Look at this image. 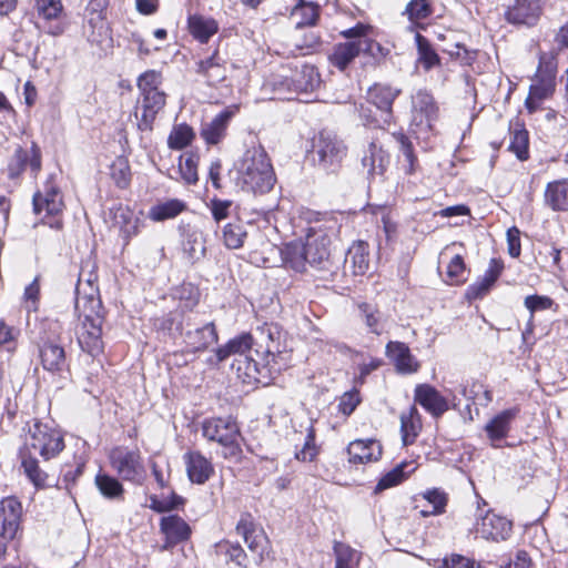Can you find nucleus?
I'll return each instance as SVG.
<instances>
[{
    "instance_id": "nucleus-27",
    "label": "nucleus",
    "mask_w": 568,
    "mask_h": 568,
    "mask_svg": "<svg viewBox=\"0 0 568 568\" xmlns=\"http://www.w3.org/2000/svg\"><path fill=\"white\" fill-rule=\"evenodd\" d=\"M236 532L243 536L250 550L257 552L263 549L266 536L264 531L256 526L251 514L244 513L241 515L236 524Z\"/></svg>"
},
{
    "instance_id": "nucleus-7",
    "label": "nucleus",
    "mask_w": 568,
    "mask_h": 568,
    "mask_svg": "<svg viewBox=\"0 0 568 568\" xmlns=\"http://www.w3.org/2000/svg\"><path fill=\"white\" fill-rule=\"evenodd\" d=\"M399 94V90L389 85L374 84L367 92V101L376 108L372 111L368 108L361 106L359 114L366 125L382 126L388 124L392 120L393 102Z\"/></svg>"
},
{
    "instance_id": "nucleus-24",
    "label": "nucleus",
    "mask_w": 568,
    "mask_h": 568,
    "mask_svg": "<svg viewBox=\"0 0 568 568\" xmlns=\"http://www.w3.org/2000/svg\"><path fill=\"white\" fill-rule=\"evenodd\" d=\"M348 462L352 464H366L376 462L382 456V446L374 439H356L347 447Z\"/></svg>"
},
{
    "instance_id": "nucleus-40",
    "label": "nucleus",
    "mask_w": 568,
    "mask_h": 568,
    "mask_svg": "<svg viewBox=\"0 0 568 568\" xmlns=\"http://www.w3.org/2000/svg\"><path fill=\"white\" fill-rule=\"evenodd\" d=\"M184 202L172 199L165 202L153 205L149 211V217L152 221L161 222L169 219H174L185 210Z\"/></svg>"
},
{
    "instance_id": "nucleus-26",
    "label": "nucleus",
    "mask_w": 568,
    "mask_h": 568,
    "mask_svg": "<svg viewBox=\"0 0 568 568\" xmlns=\"http://www.w3.org/2000/svg\"><path fill=\"white\" fill-rule=\"evenodd\" d=\"M184 343L191 352L205 351L210 345L217 342V332L214 323H207L202 327L187 329L184 334Z\"/></svg>"
},
{
    "instance_id": "nucleus-53",
    "label": "nucleus",
    "mask_w": 568,
    "mask_h": 568,
    "mask_svg": "<svg viewBox=\"0 0 568 568\" xmlns=\"http://www.w3.org/2000/svg\"><path fill=\"white\" fill-rule=\"evenodd\" d=\"M36 10L39 17L50 21L60 17L63 4L61 0H36Z\"/></svg>"
},
{
    "instance_id": "nucleus-64",
    "label": "nucleus",
    "mask_w": 568,
    "mask_h": 568,
    "mask_svg": "<svg viewBox=\"0 0 568 568\" xmlns=\"http://www.w3.org/2000/svg\"><path fill=\"white\" fill-rule=\"evenodd\" d=\"M220 549L225 552L226 557L235 562L237 566H244L246 555L243 548L239 544L223 542L220 545Z\"/></svg>"
},
{
    "instance_id": "nucleus-63",
    "label": "nucleus",
    "mask_w": 568,
    "mask_h": 568,
    "mask_svg": "<svg viewBox=\"0 0 568 568\" xmlns=\"http://www.w3.org/2000/svg\"><path fill=\"white\" fill-rule=\"evenodd\" d=\"M233 202L230 200H220L214 197L209 203V209L212 213L213 220L219 223L230 215V209Z\"/></svg>"
},
{
    "instance_id": "nucleus-16",
    "label": "nucleus",
    "mask_w": 568,
    "mask_h": 568,
    "mask_svg": "<svg viewBox=\"0 0 568 568\" xmlns=\"http://www.w3.org/2000/svg\"><path fill=\"white\" fill-rule=\"evenodd\" d=\"M254 346L253 335L251 334H241L232 339H230L225 345L216 348L215 354L212 355L207 362L211 365H219L224 362L231 355H239L240 358L235 359L233 363V367L237 369V361L244 359L247 357L245 355L246 352L252 354V347Z\"/></svg>"
},
{
    "instance_id": "nucleus-43",
    "label": "nucleus",
    "mask_w": 568,
    "mask_h": 568,
    "mask_svg": "<svg viewBox=\"0 0 568 568\" xmlns=\"http://www.w3.org/2000/svg\"><path fill=\"white\" fill-rule=\"evenodd\" d=\"M95 485L101 495L108 499L120 500L123 498L124 488L122 484L110 475L98 474Z\"/></svg>"
},
{
    "instance_id": "nucleus-10",
    "label": "nucleus",
    "mask_w": 568,
    "mask_h": 568,
    "mask_svg": "<svg viewBox=\"0 0 568 568\" xmlns=\"http://www.w3.org/2000/svg\"><path fill=\"white\" fill-rule=\"evenodd\" d=\"M271 84L278 93L311 92L320 85V74L313 65L303 64L300 69L296 67L291 75H287L285 71L275 75Z\"/></svg>"
},
{
    "instance_id": "nucleus-33",
    "label": "nucleus",
    "mask_w": 568,
    "mask_h": 568,
    "mask_svg": "<svg viewBox=\"0 0 568 568\" xmlns=\"http://www.w3.org/2000/svg\"><path fill=\"white\" fill-rule=\"evenodd\" d=\"M422 430V418L415 406L400 415V434L405 446L412 445Z\"/></svg>"
},
{
    "instance_id": "nucleus-44",
    "label": "nucleus",
    "mask_w": 568,
    "mask_h": 568,
    "mask_svg": "<svg viewBox=\"0 0 568 568\" xmlns=\"http://www.w3.org/2000/svg\"><path fill=\"white\" fill-rule=\"evenodd\" d=\"M508 150L520 161L529 158V134L525 128L518 126L510 132Z\"/></svg>"
},
{
    "instance_id": "nucleus-60",
    "label": "nucleus",
    "mask_w": 568,
    "mask_h": 568,
    "mask_svg": "<svg viewBox=\"0 0 568 568\" xmlns=\"http://www.w3.org/2000/svg\"><path fill=\"white\" fill-rule=\"evenodd\" d=\"M359 311L369 331L376 335H379L382 333L381 313L374 306L367 303L361 304Z\"/></svg>"
},
{
    "instance_id": "nucleus-6",
    "label": "nucleus",
    "mask_w": 568,
    "mask_h": 568,
    "mask_svg": "<svg viewBox=\"0 0 568 568\" xmlns=\"http://www.w3.org/2000/svg\"><path fill=\"white\" fill-rule=\"evenodd\" d=\"M313 160L326 172H336L347 154V146L335 133L321 131L312 144Z\"/></svg>"
},
{
    "instance_id": "nucleus-34",
    "label": "nucleus",
    "mask_w": 568,
    "mask_h": 568,
    "mask_svg": "<svg viewBox=\"0 0 568 568\" xmlns=\"http://www.w3.org/2000/svg\"><path fill=\"white\" fill-rule=\"evenodd\" d=\"M283 264L295 272H305L308 265L304 245L298 242L287 243L281 250Z\"/></svg>"
},
{
    "instance_id": "nucleus-41",
    "label": "nucleus",
    "mask_w": 568,
    "mask_h": 568,
    "mask_svg": "<svg viewBox=\"0 0 568 568\" xmlns=\"http://www.w3.org/2000/svg\"><path fill=\"white\" fill-rule=\"evenodd\" d=\"M501 271L503 264L493 258L489 263L488 270L485 272L484 278L469 287V294L475 298L485 295L497 281Z\"/></svg>"
},
{
    "instance_id": "nucleus-37",
    "label": "nucleus",
    "mask_w": 568,
    "mask_h": 568,
    "mask_svg": "<svg viewBox=\"0 0 568 568\" xmlns=\"http://www.w3.org/2000/svg\"><path fill=\"white\" fill-rule=\"evenodd\" d=\"M346 263H351L355 275L364 274L369 266L368 244L364 241H357L348 248Z\"/></svg>"
},
{
    "instance_id": "nucleus-25",
    "label": "nucleus",
    "mask_w": 568,
    "mask_h": 568,
    "mask_svg": "<svg viewBox=\"0 0 568 568\" xmlns=\"http://www.w3.org/2000/svg\"><path fill=\"white\" fill-rule=\"evenodd\" d=\"M109 215L112 225L120 230L124 239L128 240L138 233L140 220L128 205L122 203L113 205Z\"/></svg>"
},
{
    "instance_id": "nucleus-15",
    "label": "nucleus",
    "mask_w": 568,
    "mask_h": 568,
    "mask_svg": "<svg viewBox=\"0 0 568 568\" xmlns=\"http://www.w3.org/2000/svg\"><path fill=\"white\" fill-rule=\"evenodd\" d=\"M160 531L164 536L163 550H169L175 545L186 541L192 529L190 525L179 515H168L160 519Z\"/></svg>"
},
{
    "instance_id": "nucleus-47",
    "label": "nucleus",
    "mask_w": 568,
    "mask_h": 568,
    "mask_svg": "<svg viewBox=\"0 0 568 568\" xmlns=\"http://www.w3.org/2000/svg\"><path fill=\"white\" fill-rule=\"evenodd\" d=\"M415 41L418 51V61L423 64L424 69L429 70L439 63V57L432 48L429 41L422 36L416 33Z\"/></svg>"
},
{
    "instance_id": "nucleus-56",
    "label": "nucleus",
    "mask_w": 568,
    "mask_h": 568,
    "mask_svg": "<svg viewBox=\"0 0 568 568\" xmlns=\"http://www.w3.org/2000/svg\"><path fill=\"white\" fill-rule=\"evenodd\" d=\"M111 178L121 189H124L129 185L131 180V171L129 163L124 159L120 158L112 163Z\"/></svg>"
},
{
    "instance_id": "nucleus-4",
    "label": "nucleus",
    "mask_w": 568,
    "mask_h": 568,
    "mask_svg": "<svg viewBox=\"0 0 568 568\" xmlns=\"http://www.w3.org/2000/svg\"><path fill=\"white\" fill-rule=\"evenodd\" d=\"M162 82V73L156 70H146L136 79L139 98L134 115L140 131H152L158 114L166 104V94L161 89Z\"/></svg>"
},
{
    "instance_id": "nucleus-21",
    "label": "nucleus",
    "mask_w": 568,
    "mask_h": 568,
    "mask_svg": "<svg viewBox=\"0 0 568 568\" xmlns=\"http://www.w3.org/2000/svg\"><path fill=\"white\" fill-rule=\"evenodd\" d=\"M414 400L435 417L448 410L447 399L429 384H418L415 387Z\"/></svg>"
},
{
    "instance_id": "nucleus-55",
    "label": "nucleus",
    "mask_w": 568,
    "mask_h": 568,
    "mask_svg": "<svg viewBox=\"0 0 568 568\" xmlns=\"http://www.w3.org/2000/svg\"><path fill=\"white\" fill-rule=\"evenodd\" d=\"M181 505H183V498L174 493H172L170 497L159 498L152 496L150 498V508L160 514L174 510Z\"/></svg>"
},
{
    "instance_id": "nucleus-61",
    "label": "nucleus",
    "mask_w": 568,
    "mask_h": 568,
    "mask_svg": "<svg viewBox=\"0 0 568 568\" xmlns=\"http://www.w3.org/2000/svg\"><path fill=\"white\" fill-rule=\"evenodd\" d=\"M318 450L315 445V430L311 425L307 428V435L304 442L303 447L295 453V457L302 462H312L314 457L317 455Z\"/></svg>"
},
{
    "instance_id": "nucleus-38",
    "label": "nucleus",
    "mask_w": 568,
    "mask_h": 568,
    "mask_svg": "<svg viewBox=\"0 0 568 568\" xmlns=\"http://www.w3.org/2000/svg\"><path fill=\"white\" fill-rule=\"evenodd\" d=\"M422 498L429 505V508L420 510L423 517L438 516L446 511L448 495L444 490L439 488L427 489L422 494Z\"/></svg>"
},
{
    "instance_id": "nucleus-32",
    "label": "nucleus",
    "mask_w": 568,
    "mask_h": 568,
    "mask_svg": "<svg viewBox=\"0 0 568 568\" xmlns=\"http://www.w3.org/2000/svg\"><path fill=\"white\" fill-rule=\"evenodd\" d=\"M545 201L554 211L568 210V179L550 182L546 186Z\"/></svg>"
},
{
    "instance_id": "nucleus-17",
    "label": "nucleus",
    "mask_w": 568,
    "mask_h": 568,
    "mask_svg": "<svg viewBox=\"0 0 568 568\" xmlns=\"http://www.w3.org/2000/svg\"><path fill=\"white\" fill-rule=\"evenodd\" d=\"M22 516V505L16 497H6L0 501V535L3 539H13Z\"/></svg>"
},
{
    "instance_id": "nucleus-5",
    "label": "nucleus",
    "mask_w": 568,
    "mask_h": 568,
    "mask_svg": "<svg viewBox=\"0 0 568 568\" xmlns=\"http://www.w3.org/2000/svg\"><path fill=\"white\" fill-rule=\"evenodd\" d=\"M201 429L203 437L223 447L224 458L235 463L241 460V433L237 423L232 417L206 418L202 422Z\"/></svg>"
},
{
    "instance_id": "nucleus-3",
    "label": "nucleus",
    "mask_w": 568,
    "mask_h": 568,
    "mask_svg": "<svg viewBox=\"0 0 568 568\" xmlns=\"http://www.w3.org/2000/svg\"><path fill=\"white\" fill-rule=\"evenodd\" d=\"M75 312L80 321L77 327L78 344L83 352L92 357H98L104 349L102 338L104 311L102 302L91 294L89 300L83 297L78 302Z\"/></svg>"
},
{
    "instance_id": "nucleus-54",
    "label": "nucleus",
    "mask_w": 568,
    "mask_h": 568,
    "mask_svg": "<svg viewBox=\"0 0 568 568\" xmlns=\"http://www.w3.org/2000/svg\"><path fill=\"white\" fill-rule=\"evenodd\" d=\"M410 21H418L428 18L433 13L430 0H410L405 9Z\"/></svg>"
},
{
    "instance_id": "nucleus-11",
    "label": "nucleus",
    "mask_w": 568,
    "mask_h": 568,
    "mask_svg": "<svg viewBox=\"0 0 568 568\" xmlns=\"http://www.w3.org/2000/svg\"><path fill=\"white\" fill-rule=\"evenodd\" d=\"M546 0H511L506 7L504 18L515 27H536L545 10Z\"/></svg>"
},
{
    "instance_id": "nucleus-22",
    "label": "nucleus",
    "mask_w": 568,
    "mask_h": 568,
    "mask_svg": "<svg viewBox=\"0 0 568 568\" xmlns=\"http://www.w3.org/2000/svg\"><path fill=\"white\" fill-rule=\"evenodd\" d=\"M42 367L55 375L62 376L69 371L64 348L53 342H45L39 348Z\"/></svg>"
},
{
    "instance_id": "nucleus-29",
    "label": "nucleus",
    "mask_w": 568,
    "mask_h": 568,
    "mask_svg": "<svg viewBox=\"0 0 568 568\" xmlns=\"http://www.w3.org/2000/svg\"><path fill=\"white\" fill-rule=\"evenodd\" d=\"M389 164V155L375 142L369 143L362 158V165L372 176L383 175Z\"/></svg>"
},
{
    "instance_id": "nucleus-12",
    "label": "nucleus",
    "mask_w": 568,
    "mask_h": 568,
    "mask_svg": "<svg viewBox=\"0 0 568 568\" xmlns=\"http://www.w3.org/2000/svg\"><path fill=\"white\" fill-rule=\"evenodd\" d=\"M332 240L323 230L310 229L304 245L307 263L317 270H329Z\"/></svg>"
},
{
    "instance_id": "nucleus-30",
    "label": "nucleus",
    "mask_w": 568,
    "mask_h": 568,
    "mask_svg": "<svg viewBox=\"0 0 568 568\" xmlns=\"http://www.w3.org/2000/svg\"><path fill=\"white\" fill-rule=\"evenodd\" d=\"M518 414L517 408L505 409L486 424L485 430L488 438L495 443L507 437L510 424Z\"/></svg>"
},
{
    "instance_id": "nucleus-14",
    "label": "nucleus",
    "mask_w": 568,
    "mask_h": 568,
    "mask_svg": "<svg viewBox=\"0 0 568 568\" xmlns=\"http://www.w3.org/2000/svg\"><path fill=\"white\" fill-rule=\"evenodd\" d=\"M557 61L552 53H541L537 72L532 79L529 90L537 98L552 95L556 87Z\"/></svg>"
},
{
    "instance_id": "nucleus-28",
    "label": "nucleus",
    "mask_w": 568,
    "mask_h": 568,
    "mask_svg": "<svg viewBox=\"0 0 568 568\" xmlns=\"http://www.w3.org/2000/svg\"><path fill=\"white\" fill-rule=\"evenodd\" d=\"M386 355L400 373H415L418 369V363L405 343L389 342L386 345Z\"/></svg>"
},
{
    "instance_id": "nucleus-18",
    "label": "nucleus",
    "mask_w": 568,
    "mask_h": 568,
    "mask_svg": "<svg viewBox=\"0 0 568 568\" xmlns=\"http://www.w3.org/2000/svg\"><path fill=\"white\" fill-rule=\"evenodd\" d=\"M187 478L196 485L205 484L214 475V466L199 450H189L183 455Z\"/></svg>"
},
{
    "instance_id": "nucleus-2",
    "label": "nucleus",
    "mask_w": 568,
    "mask_h": 568,
    "mask_svg": "<svg viewBox=\"0 0 568 568\" xmlns=\"http://www.w3.org/2000/svg\"><path fill=\"white\" fill-rule=\"evenodd\" d=\"M237 184L254 194L270 192L276 176L271 160L261 145L247 149L236 164Z\"/></svg>"
},
{
    "instance_id": "nucleus-51",
    "label": "nucleus",
    "mask_w": 568,
    "mask_h": 568,
    "mask_svg": "<svg viewBox=\"0 0 568 568\" xmlns=\"http://www.w3.org/2000/svg\"><path fill=\"white\" fill-rule=\"evenodd\" d=\"M394 138L399 143V149L404 156L405 172L407 174H413L416 170L415 165H416L417 159L414 154L412 142L404 133H396V134H394Z\"/></svg>"
},
{
    "instance_id": "nucleus-59",
    "label": "nucleus",
    "mask_w": 568,
    "mask_h": 568,
    "mask_svg": "<svg viewBox=\"0 0 568 568\" xmlns=\"http://www.w3.org/2000/svg\"><path fill=\"white\" fill-rule=\"evenodd\" d=\"M22 467L29 479L36 486L44 485L47 474L40 469L38 460L33 458L32 455H30L29 457H23Z\"/></svg>"
},
{
    "instance_id": "nucleus-58",
    "label": "nucleus",
    "mask_w": 568,
    "mask_h": 568,
    "mask_svg": "<svg viewBox=\"0 0 568 568\" xmlns=\"http://www.w3.org/2000/svg\"><path fill=\"white\" fill-rule=\"evenodd\" d=\"M465 263L462 255L457 254L452 257L447 267L446 276L449 284H459L465 281Z\"/></svg>"
},
{
    "instance_id": "nucleus-8",
    "label": "nucleus",
    "mask_w": 568,
    "mask_h": 568,
    "mask_svg": "<svg viewBox=\"0 0 568 568\" xmlns=\"http://www.w3.org/2000/svg\"><path fill=\"white\" fill-rule=\"evenodd\" d=\"M26 447L30 455L39 454L44 460H49L63 450L64 440L60 430L36 420L29 427Z\"/></svg>"
},
{
    "instance_id": "nucleus-13",
    "label": "nucleus",
    "mask_w": 568,
    "mask_h": 568,
    "mask_svg": "<svg viewBox=\"0 0 568 568\" xmlns=\"http://www.w3.org/2000/svg\"><path fill=\"white\" fill-rule=\"evenodd\" d=\"M474 531L485 540L505 541L511 535L513 523L493 510H487L484 515L477 516Z\"/></svg>"
},
{
    "instance_id": "nucleus-19",
    "label": "nucleus",
    "mask_w": 568,
    "mask_h": 568,
    "mask_svg": "<svg viewBox=\"0 0 568 568\" xmlns=\"http://www.w3.org/2000/svg\"><path fill=\"white\" fill-rule=\"evenodd\" d=\"M412 104L414 124L430 130L438 112L433 95L427 91L419 90L413 95Z\"/></svg>"
},
{
    "instance_id": "nucleus-9",
    "label": "nucleus",
    "mask_w": 568,
    "mask_h": 568,
    "mask_svg": "<svg viewBox=\"0 0 568 568\" xmlns=\"http://www.w3.org/2000/svg\"><path fill=\"white\" fill-rule=\"evenodd\" d=\"M109 459L111 467L116 474L126 481L141 485L145 478V469L142 463L139 449H130L128 447H114Z\"/></svg>"
},
{
    "instance_id": "nucleus-62",
    "label": "nucleus",
    "mask_w": 568,
    "mask_h": 568,
    "mask_svg": "<svg viewBox=\"0 0 568 568\" xmlns=\"http://www.w3.org/2000/svg\"><path fill=\"white\" fill-rule=\"evenodd\" d=\"M405 466H406V464L397 465L390 471L385 474L377 483L375 489L377 491H382L384 489L390 488V487L396 486L399 483H402L406 478V475L404 471Z\"/></svg>"
},
{
    "instance_id": "nucleus-20",
    "label": "nucleus",
    "mask_w": 568,
    "mask_h": 568,
    "mask_svg": "<svg viewBox=\"0 0 568 568\" xmlns=\"http://www.w3.org/2000/svg\"><path fill=\"white\" fill-rule=\"evenodd\" d=\"M63 206L62 194L51 179L44 184L43 191H38L33 195V210L36 214L45 212L47 215L54 216L62 212Z\"/></svg>"
},
{
    "instance_id": "nucleus-36",
    "label": "nucleus",
    "mask_w": 568,
    "mask_h": 568,
    "mask_svg": "<svg viewBox=\"0 0 568 568\" xmlns=\"http://www.w3.org/2000/svg\"><path fill=\"white\" fill-rule=\"evenodd\" d=\"M362 53V44L358 42H344L334 47V51L329 57L333 65L339 70H344L347 65Z\"/></svg>"
},
{
    "instance_id": "nucleus-50",
    "label": "nucleus",
    "mask_w": 568,
    "mask_h": 568,
    "mask_svg": "<svg viewBox=\"0 0 568 568\" xmlns=\"http://www.w3.org/2000/svg\"><path fill=\"white\" fill-rule=\"evenodd\" d=\"M182 248L190 262L200 260L205 253V245L196 233H190L185 236Z\"/></svg>"
},
{
    "instance_id": "nucleus-42",
    "label": "nucleus",
    "mask_w": 568,
    "mask_h": 568,
    "mask_svg": "<svg viewBox=\"0 0 568 568\" xmlns=\"http://www.w3.org/2000/svg\"><path fill=\"white\" fill-rule=\"evenodd\" d=\"M333 550L335 568H357L361 560V554L357 550L341 541H335Z\"/></svg>"
},
{
    "instance_id": "nucleus-49",
    "label": "nucleus",
    "mask_w": 568,
    "mask_h": 568,
    "mask_svg": "<svg viewBox=\"0 0 568 568\" xmlns=\"http://www.w3.org/2000/svg\"><path fill=\"white\" fill-rule=\"evenodd\" d=\"M156 325L159 329L171 335L175 333L183 335L184 314L179 310L170 312L168 315L159 318Z\"/></svg>"
},
{
    "instance_id": "nucleus-45",
    "label": "nucleus",
    "mask_w": 568,
    "mask_h": 568,
    "mask_svg": "<svg viewBox=\"0 0 568 568\" xmlns=\"http://www.w3.org/2000/svg\"><path fill=\"white\" fill-rule=\"evenodd\" d=\"M294 52L306 55L315 52L321 47V37L313 29H307L302 36H294L292 39Z\"/></svg>"
},
{
    "instance_id": "nucleus-52",
    "label": "nucleus",
    "mask_w": 568,
    "mask_h": 568,
    "mask_svg": "<svg viewBox=\"0 0 568 568\" xmlns=\"http://www.w3.org/2000/svg\"><path fill=\"white\" fill-rule=\"evenodd\" d=\"M95 281H97V277L93 276V274H91V273L89 274V276L87 278H84V272H83V270L81 271V273L79 275L78 285H77L75 305L83 297L89 300V296H91V294L95 298H100L99 288L95 285Z\"/></svg>"
},
{
    "instance_id": "nucleus-1",
    "label": "nucleus",
    "mask_w": 568,
    "mask_h": 568,
    "mask_svg": "<svg viewBox=\"0 0 568 568\" xmlns=\"http://www.w3.org/2000/svg\"><path fill=\"white\" fill-rule=\"evenodd\" d=\"M253 339L255 356L237 361V376L247 384L267 385L282 368L278 363L283 353L282 332L276 325L265 324L256 329Z\"/></svg>"
},
{
    "instance_id": "nucleus-48",
    "label": "nucleus",
    "mask_w": 568,
    "mask_h": 568,
    "mask_svg": "<svg viewBox=\"0 0 568 568\" xmlns=\"http://www.w3.org/2000/svg\"><path fill=\"white\" fill-rule=\"evenodd\" d=\"M199 156L193 153H186L179 159V173L186 184H195L197 176Z\"/></svg>"
},
{
    "instance_id": "nucleus-23",
    "label": "nucleus",
    "mask_w": 568,
    "mask_h": 568,
    "mask_svg": "<svg viewBox=\"0 0 568 568\" xmlns=\"http://www.w3.org/2000/svg\"><path fill=\"white\" fill-rule=\"evenodd\" d=\"M239 111L237 105H231L220 112L211 122L203 125L201 136L207 144H217L225 136L231 119Z\"/></svg>"
},
{
    "instance_id": "nucleus-35",
    "label": "nucleus",
    "mask_w": 568,
    "mask_h": 568,
    "mask_svg": "<svg viewBox=\"0 0 568 568\" xmlns=\"http://www.w3.org/2000/svg\"><path fill=\"white\" fill-rule=\"evenodd\" d=\"M189 30L196 40L205 43L217 32L219 26L212 18L194 14L189 18Z\"/></svg>"
},
{
    "instance_id": "nucleus-31",
    "label": "nucleus",
    "mask_w": 568,
    "mask_h": 568,
    "mask_svg": "<svg viewBox=\"0 0 568 568\" xmlns=\"http://www.w3.org/2000/svg\"><path fill=\"white\" fill-rule=\"evenodd\" d=\"M196 72L206 79L209 85H215L226 78V68L216 52L199 61Z\"/></svg>"
},
{
    "instance_id": "nucleus-57",
    "label": "nucleus",
    "mask_w": 568,
    "mask_h": 568,
    "mask_svg": "<svg viewBox=\"0 0 568 568\" xmlns=\"http://www.w3.org/2000/svg\"><path fill=\"white\" fill-rule=\"evenodd\" d=\"M29 160V153L21 146H18L8 163V176L17 179L23 172Z\"/></svg>"
},
{
    "instance_id": "nucleus-46",
    "label": "nucleus",
    "mask_w": 568,
    "mask_h": 568,
    "mask_svg": "<svg viewBox=\"0 0 568 568\" xmlns=\"http://www.w3.org/2000/svg\"><path fill=\"white\" fill-rule=\"evenodd\" d=\"M194 136L195 133L190 125L180 123L172 128L168 145L172 150H182L192 143Z\"/></svg>"
},
{
    "instance_id": "nucleus-39",
    "label": "nucleus",
    "mask_w": 568,
    "mask_h": 568,
    "mask_svg": "<svg viewBox=\"0 0 568 568\" xmlns=\"http://www.w3.org/2000/svg\"><path fill=\"white\" fill-rule=\"evenodd\" d=\"M247 237L246 226L242 221L227 223L223 227L222 239L224 245L230 250H237L244 245Z\"/></svg>"
}]
</instances>
